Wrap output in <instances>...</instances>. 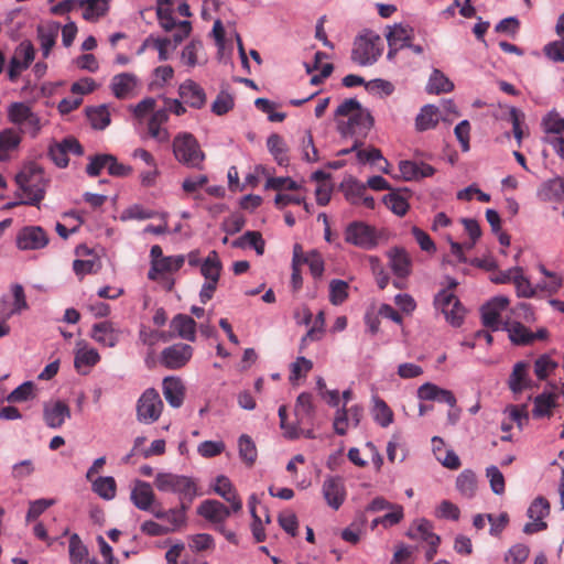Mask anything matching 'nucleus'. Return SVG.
I'll return each instance as SVG.
<instances>
[{"label": "nucleus", "mask_w": 564, "mask_h": 564, "mask_svg": "<svg viewBox=\"0 0 564 564\" xmlns=\"http://www.w3.org/2000/svg\"><path fill=\"white\" fill-rule=\"evenodd\" d=\"M61 30V24L55 21L40 24L36 29L37 39L40 41L42 54L44 58H47L51 54L52 48L56 44V39Z\"/></svg>", "instance_id": "nucleus-22"}, {"label": "nucleus", "mask_w": 564, "mask_h": 564, "mask_svg": "<svg viewBox=\"0 0 564 564\" xmlns=\"http://www.w3.org/2000/svg\"><path fill=\"white\" fill-rule=\"evenodd\" d=\"M550 513V503L543 497H538L533 500L531 506L528 509V517L532 519L531 522H528L523 532L525 534H533L540 531H543L547 528L546 522L543 519Z\"/></svg>", "instance_id": "nucleus-13"}, {"label": "nucleus", "mask_w": 564, "mask_h": 564, "mask_svg": "<svg viewBox=\"0 0 564 564\" xmlns=\"http://www.w3.org/2000/svg\"><path fill=\"white\" fill-rule=\"evenodd\" d=\"M390 267L398 278H406L411 273L412 260L403 248H393L388 252Z\"/></svg>", "instance_id": "nucleus-27"}, {"label": "nucleus", "mask_w": 564, "mask_h": 564, "mask_svg": "<svg viewBox=\"0 0 564 564\" xmlns=\"http://www.w3.org/2000/svg\"><path fill=\"white\" fill-rule=\"evenodd\" d=\"M372 401H373V409H372L373 420L382 427L389 426L393 422L392 410L389 408V405L386 403V401L379 397H373Z\"/></svg>", "instance_id": "nucleus-39"}, {"label": "nucleus", "mask_w": 564, "mask_h": 564, "mask_svg": "<svg viewBox=\"0 0 564 564\" xmlns=\"http://www.w3.org/2000/svg\"><path fill=\"white\" fill-rule=\"evenodd\" d=\"M112 160L111 154H98L90 159V163L86 167V172L89 176H98L101 170L107 169L109 161Z\"/></svg>", "instance_id": "nucleus-57"}, {"label": "nucleus", "mask_w": 564, "mask_h": 564, "mask_svg": "<svg viewBox=\"0 0 564 564\" xmlns=\"http://www.w3.org/2000/svg\"><path fill=\"white\" fill-rule=\"evenodd\" d=\"M100 360V356L95 348H82L76 351L75 367H93Z\"/></svg>", "instance_id": "nucleus-47"}, {"label": "nucleus", "mask_w": 564, "mask_h": 564, "mask_svg": "<svg viewBox=\"0 0 564 564\" xmlns=\"http://www.w3.org/2000/svg\"><path fill=\"white\" fill-rule=\"evenodd\" d=\"M80 6L85 8L83 12L84 19L95 21L107 13L109 0H82Z\"/></svg>", "instance_id": "nucleus-38"}, {"label": "nucleus", "mask_w": 564, "mask_h": 564, "mask_svg": "<svg viewBox=\"0 0 564 564\" xmlns=\"http://www.w3.org/2000/svg\"><path fill=\"white\" fill-rule=\"evenodd\" d=\"M36 397V388L32 381H25L17 387L8 397L10 403H20L32 400Z\"/></svg>", "instance_id": "nucleus-44"}, {"label": "nucleus", "mask_w": 564, "mask_h": 564, "mask_svg": "<svg viewBox=\"0 0 564 564\" xmlns=\"http://www.w3.org/2000/svg\"><path fill=\"white\" fill-rule=\"evenodd\" d=\"M530 364L528 361H518L514 364L512 372L508 379L509 389L518 394L530 388L532 380L529 375Z\"/></svg>", "instance_id": "nucleus-20"}, {"label": "nucleus", "mask_w": 564, "mask_h": 564, "mask_svg": "<svg viewBox=\"0 0 564 564\" xmlns=\"http://www.w3.org/2000/svg\"><path fill=\"white\" fill-rule=\"evenodd\" d=\"M188 546L194 552H203L206 550L214 549L215 543H214V539L210 534L198 533V534H194L189 538Z\"/></svg>", "instance_id": "nucleus-54"}, {"label": "nucleus", "mask_w": 564, "mask_h": 564, "mask_svg": "<svg viewBox=\"0 0 564 564\" xmlns=\"http://www.w3.org/2000/svg\"><path fill=\"white\" fill-rule=\"evenodd\" d=\"M556 368L557 362L547 355H542L534 361V373L540 380L546 379Z\"/></svg>", "instance_id": "nucleus-50"}, {"label": "nucleus", "mask_w": 564, "mask_h": 564, "mask_svg": "<svg viewBox=\"0 0 564 564\" xmlns=\"http://www.w3.org/2000/svg\"><path fill=\"white\" fill-rule=\"evenodd\" d=\"M279 524L281 528L291 534L292 536L297 535L299 521L297 517L294 512L285 511L279 514L278 518Z\"/></svg>", "instance_id": "nucleus-62"}, {"label": "nucleus", "mask_w": 564, "mask_h": 564, "mask_svg": "<svg viewBox=\"0 0 564 564\" xmlns=\"http://www.w3.org/2000/svg\"><path fill=\"white\" fill-rule=\"evenodd\" d=\"M507 330L514 345L527 346L533 343L532 332L519 322L512 323Z\"/></svg>", "instance_id": "nucleus-42"}, {"label": "nucleus", "mask_w": 564, "mask_h": 564, "mask_svg": "<svg viewBox=\"0 0 564 564\" xmlns=\"http://www.w3.org/2000/svg\"><path fill=\"white\" fill-rule=\"evenodd\" d=\"M344 237L347 243L365 250H371L378 246L376 228L364 221L348 224Z\"/></svg>", "instance_id": "nucleus-4"}, {"label": "nucleus", "mask_w": 564, "mask_h": 564, "mask_svg": "<svg viewBox=\"0 0 564 564\" xmlns=\"http://www.w3.org/2000/svg\"><path fill=\"white\" fill-rule=\"evenodd\" d=\"M383 203L392 213L398 216H404L409 209V203L406 199L397 193H390L386 195L383 197Z\"/></svg>", "instance_id": "nucleus-49"}, {"label": "nucleus", "mask_w": 564, "mask_h": 564, "mask_svg": "<svg viewBox=\"0 0 564 564\" xmlns=\"http://www.w3.org/2000/svg\"><path fill=\"white\" fill-rule=\"evenodd\" d=\"M323 496L329 507L338 510L346 499L345 484L339 477H328L323 484Z\"/></svg>", "instance_id": "nucleus-15"}, {"label": "nucleus", "mask_w": 564, "mask_h": 564, "mask_svg": "<svg viewBox=\"0 0 564 564\" xmlns=\"http://www.w3.org/2000/svg\"><path fill=\"white\" fill-rule=\"evenodd\" d=\"M50 242L47 232L41 226H25L17 235V247L20 250H40Z\"/></svg>", "instance_id": "nucleus-8"}, {"label": "nucleus", "mask_w": 564, "mask_h": 564, "mask_svg": "<svg viewBox=\"0 0 564 564\" xmlns=\"http://www.w3.org/2000/svg\"><path fill=\"white\" fill-rule=\"evenodd\" d=\"M307 264L311 271V274L315 279H319L323 275L324 272V261L322 256L316 252L312 251L303 259V264Z\"/></svg>", "instance_id": "nucleus-58"}, {"label": "nucleus", "mask_w": 564, "mask_h": 564, "mask_svg": "<svg viewBox=\"0 0 564 564\" xmlns=\"http://www.w3.org/2000/svg\"><path fill=\"white\" fill-rule=\"evenodd\" d=\"M544 54L554 62H564V39L546 44Z\"/></svg>", "instance_id": "nucleus-64"}, {"label": "nucleus", "mask_w": 564, "mask_h": 564, "mask_svg": "<svg viewBox=\"0 0 564 564\" xmlns=\"http://www.w3.org/2000/svg\"><path fill=\"white\" fill-rule=\"evenodd\" d=\"M348 297V283L333 280L329 284V301L334 305L341 304Z\"/></svg>", "instance_id": "nucleus-51"}, {"label": "nucleus", "mask_w": 564, "mask_h": 564, "mask_svg": "<svg viewBox=\"0 0 564 564\" xmlns=\"http://www.w3.org/2000/svg\"><path fill=\"white\" fill-rule=\"evenodd\" d=\"M373 124V118L369 111L360 108L352 116L349 117L347 122H339L338 129L344 134L365 133Z\"/></svg>", "instance_id": "nucleus-14"}, {"label": "nucleus", "mask_w": 564, "mask_h": 564, "mask_svg": "<svg viewBox=\"0 0 564 564\" xmlns=\"http://www.w3.org/2000/svg\"><path fill=\"white\" fill-rule=\"evenodd\" d=\"M221 269V261L215 250L200 264V273L206 281H219Z\"/></svg>", "instance_id": "nucleus-35"}, {"label": "nucleus", "mask_w": 564, "mask_h": 564, "mask_svg": "<svg viewBox=\"0 0 564 564\" xmlns=\"http://www.w3.org/2000/svg\"><path fill=\"white\" fill-rule=\"evenodd\" d=\"M313 368V362L305 357H297L296 360L291 365L290 380H299L305 377Z\"/></svg>", "instance_id": "nucleus-60"}, {"label": "nucleus", "mask_w": 564, "mask_h": 564, "mask_svg": "<svg viewBox=\"0 0 564 564\" xmlns=\"http://www.w3.org/2000/svg\"><path fill=\"white\" fill-rule=\"evenodd\" d=\"M131 501L140 510L148 511L154 502L155 496L151 485L147 481L137 480L131 490Z\"/></svg>", "instance_id": "nucleus-24"}, {"label": "nucleus", "mask_w": 564, "mask_h": 564, "mask_svg": "<svg viewBox=\"0 0 564 564\" xmlns=\"http://www.w3.org/2000/svg\"><path fill=\"white\" fill-rule=\"evenodd\" d=\"M154 485L160 491L176 494L184 508H189L194 498L197 496V484L188 476L173 473H159L155 476Z\"/></svg>", "instance_id": "nucleus-1"}, {"label": "nucleus", "mask_w": 564, "mask_h": 564, "mask_svg": "<svg viewBox=\"0 0 564 564\" xmlns=\"http://www.w3.org/2000/svg\"><path fill=\"white\" fill-rule=\"evenodd\" d=\"M457 490L466 498H473L477 489V479L474 471L466 469L456 479Z\"/></svg>", "instance_id": "nucleus-40"}, {"label": "nucleus", "mask_w": 564, "mask_h": 564, "mask_svg": "<svg viewBox=\"0 0 564 564\" xmlns=\"http://www.w3.org/2000/svg\"><path fill=\"white\" fill-rule=\"evenodd\" d=\"M214 490L217 495L223 497L227 502L231 505V511L238 512L242 508V502L238 497L230 479L226 476H218L216 478V484L214 486Z\"/></svg>", "instance_id": "nucleus-28"}, {"label": "nucleus", "mask_w": 564, "mask_h": 564, "mask_svg": "<svg viewBox=\"0 0 564 564\" xmlns=\"http://www.w3.org/2000/svg\"><path fill=\"white\" fill-rule=\"evenodd\" d=\"M413 37V29L409 25L395 24L389 28L387 34L388 45H394L403 48L409 45Z\"/></svg>", "instance_id": "nucleus-34"}, {"label": "nucleus", "mask_w": 564, "mask_h": 564, "mask_svg": "<svg viewBox=\"0 0 564 564\" xmlns=\"http://www.w3.org/2000/svg\"><path fill=\"white\" fill-rule=\"evenodd\" d=\"M239 446V456L241 460L248 466L251 467L258 457V452L254 442L247 434H242L238 441Z\"/></svg>", "instance_id": "nucleus-41"}, {"label": "nucleus", "mask_w": 564, "mask_h": 564, "mask_svg": "<svg viewBox=\"0 0 564 564\" xmlns=\"http://www.w3.org/2000/svg\"><path fill=\"white\" fill-rule=\"evenodd\" d=\"M139 85L138 77L132 73H120L111 78L110 89L117 99H127L133 95Z\"/></svg>", "instance_id": "nucleus-18"}, {"label": "nucleus", "mask_w": 564, "mask_h": 564, "mask_svg": "<svg viewBox=\"0 0 564 564\" xmlns=\"http://www.w3.org/2000/svg\"><path fill=\"white\" fill-rule=\"evenodd\" d=\"M235 106L234 98L226 91H220L212 105V111L217 116L229 112Z\"/></svg>", "instance_id": "nucleus-53"}, {"label": "nucleus", "mask_w": 564, "mask_h": 564, "mask_svg": "<svg viewBox=\"0 0 564 564\" xmlns=\"http://www.w3.org/2000/svg\"><path fill=\"white\" fill-rule=\"evenodd\" d=\"M558 395L554 392H543L534 398L532 415L535 419L551 417L553 410L558 405Z\"/></svg>", "instance_id": "nucleus-29"}, {"label": "nucleus", "mask_w": 564, "mask_h": 564, "mask_svg": "<svg viewBox=\"0 0 564 564\" xmlns=\"http://www.w3.org/2000/svg\"><path fill=\"white\" fill-rule=\"evenodd\" d=\"M510 301L506 296H496L484 304L480 308L482 325L495 332L501 325V312L505 311Z\"/></svg>", "instance_id": "nucleus-9"}, {"label": "nucleus", "mask_w": 564, "mask_h": 564, "mask_svg": "<svg viewBox=\"0 0 564 564\" xmlns=\"http://www.w3.org/2000/svg\"><path fill=\"white\" fill-rule=\"evenodd\" d=\"M83 155L84 149L75 138H66L62 142H55L48 148V156L58 167H66L68 154Z\"/></svg>", "instance_id": "nucleus-12"}, {"label": "nucleus", "mask_w": 564, "mask_h": 564, "mask_svg": "<svg viewBox=\"0 0 564 564\" xmlns=\"http://www.w3.org/2000/svg\"><path fill=\"white\" fill-rule=\"evenodd\" d=\"M93 490L102 499L111 500L116 497V480L111 476L98 477L93 481Z\"/></svg>", "instance_id": "nucleus-43"}, {"label": "nucleus", "mask_w": 564, "mask_h": 564, "mask_svg": "<svg viewBox=\"0 0 564 564\" xmlns=\"http://www.w3.org/2000/svg\"><path fill=\"white\" fill-rule=\"evenodd\" d=\"M193 356V347L188 344H174L161 352V364L167 369L184 367Z\"/></svg>", "instance_id": "nucleus-11"}, {"label": "nucleus", "mask_w": 564, "mask_h": 564, "mask_svg": "<svg viewBox=\"0 0 564 564\" xmlns=\"http://www.w3.org/2000/svg\"><path fill=\"white\" fill-rule=\"evenodd\" d=\"M44 421L51 429L61 427L66 419L70 417L69 406L63 401L44 406Z\"/></svg>", "instance_id": "nucleus-26"}, {"label": "nucleus", "mask_w": 564, "mask_h": 564, "mask_svg": "<svg viewBox=\"0 0 564 564\" xmlns=\"http://www.w3.org/2000/svg\"><path fill=\"white\" fill-rule=\"evenodd\" d=\"M21 141V134L12 128L0 131V162L8 161L10 152L17 150Z\"/></svg>", "instance_id": "nucleus-30"}, {"label": "nucleus", "mask_w": 564, "mask_h": 564, "mask_svg": "<svg viewBox=\"0 0 564 564\" xmlns=\"http://www.w3.org/2000/svg\"><path fill=\"white\" fill-rule=\"evenodd\" d=\"M87 117L95 129L102 130L110 123V113L105 105L87 108Z\"/></svg>", "instance_id": "nucleus-45"}, {"label": "nucleus", "mask_w": 564, "mask_h": 564, "mask_svg": "<svg viewBox=\"0 0 564 564\" xmlns=\"http://www.w3.org/2000/svg\"><path fill=\"white\" fill-rule=\"evenodd\" d=\"M505 412L508 413L509 420L514 422L519 429H522L529 421L527 405H509Z\"/></svg>", "instance_id": "nucleus-59"}, {"label": "nucleus", "mask_w": 564, "mask_h": 564, "mask_svg": "<svg viewBox=\"0 0 564 564\" xmlns=\"http://www.w3.org/2000/svg\"><path fill=\"white\" fill-rule=\"evenodd\" d=\"M543 127L547 133H563L564 118L560 117L556 112H550L543 118Z\"/></svg>", "instance_id": "nucleus-63"}, {"label": "nucleus", "mask_w": 564, "mask_h": 564, "mask_svg": "<svg viewBox=\"0 0 564 564\" xmlns=\"http://www.w3.org/2000/svg\"><path fill=\"white\" fill-rule=\"evenodd\" d=\"M438 120V108L434 105H425L415 118V129L420 132L433 129L437 126Z\"/></svg>", "instance_id": "nucleus-31"}, {"label": "nucleus", "mask_w": 564, "mask_h": 564, "mask_svg": "<svg viewBox=\"0 0 564 564\" xmlns=\"http://www.w3.org/2000/svg\"><path fill=\"white\" fill-rule=\"evenodd\" d=\"M294 414L296 417L297 429L304 424H311L315 414V406L313 404V395L307 392H302L295 402Z\"/></svg>", "instance_id": "nucleus-25"}, {"label": "nucleus", "mask_w": 564, "mask_h": 564, "mask_svg": "<svg viewBox=\"0 0 564 564\" xmlns=\"http://www.w3.org/2000/svg\"><path fill=\"white\" fill-rule=\"evenodd\" d=\"M156 100L152 97H147L138 102L132 110L133 117L142 122L143 119L155 111Z\"/></svg>", "instance_id": "nucleus-56"}, {"label": "nucleus", "mask_w": 564, "mask_h": 564, "mask_svg": "<svg viewBox=\"0 0 564 564\" xmlns=\"http://www.w3.org/2000/svg\"><path fill=\"white\" fill-rule=\"evenodd\" d=\"M9 119L15 124L24 122H39V118L32 112L31 108L23 102H13L9 107Z\"/></svg>", "instance_id": "nucleus-36"}, {"label": "nucleus", "mask_w": 564, "mask_h": 564, "mask_svg": "<svg viewBox=\"0 0 564 564\" xmlns=\"http://www.w3.org/2000/svg\"><path fill=\"white\" fill-rule=\"evenodd\" d=\"M564 195V177H555L544 184L543 196L546 200H560Z\"/></svg>", "instance_id": "nucleus-48"}, {"label": "nucleus", "mask_w": 564, "mask_h": 564, "mask_svg": "<svg viewBox=\"0 0 564 564\" xmlns=\"http://www.w3.org/2000/svg\"><path fill=\"white\" fill-rule=\"evenodd\" d=\"M19 188L25 196L23 203L25 205L39 206L44 199L46 182L44 173L39 166H30L21 171L15 176Z\"/></svg>", "instance_id": "nucleus-2"}, {"label": "nucleus", "mask_w": 564, "mask_h": 564, "mask_svg": "<svg viewBox=\"0 0 564 564\" xmlns=\"http://www.w3.org/2000/svg\"><path fill=\"white\" fill-rule=\"evenodd\" d=\"M408 535L411 539H416L427 544L425 558L431 562L437 553V547L441 543V538L433 532V525L427 520H420L415 528L410 529Z\"/></svg>", "instance_id": "nucleus-10"}, {"label": "nucleus", "mask_w": 564, "mask_h": 564, "mask_svg": "<svg viewBox=\"0 0 564 564\" xmlns=\"http://www.w3.org/2000/svg\"><path fill=\"white\" fill-rule=\"evenodd\" d=\"M516 275L512 278V282L516 285L518 296L520 297H532L534 295V290L532 289L530 281L522 274V269L516 267Z\"/></svg>", "instance_id": "nucleus-52"}, {"label": "nucleus", "mask_w": 564, "mask_h": 564, "mask_svg": "<svg viewBox=\"0 0 564 564\" xmlns=\"http://www.w3.org/2000/svg\"><path fill=\"white\" fill-rule=\"evenodd\" d=\"M121 336V330L112 322L104 321L91 328V338L105 347H115Z\"/></svg>", "instance_id": "nucleus-17"}, {"label": "nucleus", "mask_w": 564, "mask_h": 564, "mask_svg": "<svg viewBox=\"0 0 564 564\" xmlns=\"http://www.w3.org/2000/svg\"><path fill=\"white\" fill-rule=\"evenodd\" d=\"M269 152L273 155L275 162L281 166L289 164L288 147L283 138L278 133H272L267 140Z\"/></svg>", "instance_id": "nucleus-32"}, {"label": "nucleus", "mask_w": 564, "mask_h": 564, "mask_svg": "<svg viewBox=\"0 0 564 564\" xmlns=\"http://www.w3.org/2000/svg\"><path fill=\"white\" fill-rule=\"evenodd\" d=\"M172 148L174 158L178 163L192 169L200 170L203 167L205 153L192 133H177L173 139Z\"/></svg>", "instance_id": "nucleus-3"}, {"label": "nucleus", "mask_w": 564, "mask_h": 564, "mask_svg": "<svg viewBox=\"0 0 564 564\" xmlns=\"http://www.w3.org/2000/svg\"><path fill=\"white\" fill-rule=\"evenodd\" d=\"M35 58V48L31 41H22L14 50L9 62L8 77L11 82H15L21 73L29 68Z\"/></svg>", "instance_id": "nucleus-7"}, {"label": "nucleus", "mask_w": 564, "mask_h": 564, "mask_svg": "<svg viewBox=\"0 0 564 564\" xmlns=\"http://www.w3.org/2000/svg\"><path fill=\"white\" fill-rule=\"evenodd\" d=\"M230 509L223 502L214 499L203 501L197 508V513L214 523H221L230 516Z\"/></svg>", "instance_id": "nucleus-21"}, {"label": "nucleus", "mask_w": 564, "mask_h": 564, "mask_svg": "<svg viewBox=\"0 0 564 564\" xmlns=\"http://www.w3.org/2000/svg\"><path fill=\"white\" fill-rule=\"evenodd\" d=\"M163 401L159 392L153 389H147L137 402V419L144 424L156 422L163 410Z\"/></svg>", "instance_id": "nucleus-5"}, {"label": "nucleus", "mask_w": 564, "mask_h": 564, "mask_svg": "<svg viewBox=\"0 0 564 564\" xmlns=\"http://www.w3.org/2000/svg\"><path fill=\"white\" fill-rule=\"evenodd\" d=\"M178 95L186 105L194 109H202L207 100L203 87L192 79L180 85Z\"/></svg>", "instance_id": "nucleus-16"}, {"label": "nucleus", "mask_w": 564, "mask_h": 564, "mask_svg": "<svg viewBox=\"0 0 564 564\" xmlns=\"http://www.w3.org/2000/svg\"><path fill=\"white\" fill-rule=\"evenodd\" d=\"M169 120V113L166 109L155 110L147 122L148 134L150 138L158 142L164 143L170 140V132L164 127Z\"/></svg>", "instance_id": "nucleus-19"}, {"label": "nucleus", "mask_w": 564, "mask_h": 564, "mask_svg": "<svg viewBox=\"0 0 564 564\" xmlns=\"http://www.w3.org/2000/svg\"><path fill=\"white\" fill-rule=\"evenodd\" d=\"M454 89V84L447 76L440 69H434L430 76L427 84V91L430 94H444L451 93Z\"/></svg>", "instance_id": "nucleus-37"}, {"label": "nucleus", "mask_w": 564, "mask_h": 564, "mask_svg": "<svg viewBox=\"0 0 564 564\" xmlns=\"http://www.w3.org/2000/svg\"><path fill=\"white\" fill-rule=\"evenodd\" d=\"M366 89L371 94H377L380 97H384L390 96L393 93L394 86L388 80L377 78L368 82L366 84Z\"/></svg>", "instance_id": "nucleus-61"}, {"label": "nucleus", "mask_w": 564, "mask_h": 564, "mask_svg": "<svg viewBox=\"0 0 564 564\" xmlns=\"http://www.w3.org/2000/svg\"><path fill=\"white\" fill-rule=\"evenodd\" d=\"M382 53V42L380 36L376 35L371 39L360 36L354 43L351 59L361 65L375 64Z\"/></svg>", "instance_id": "nucleus-6"}, {"label": "nucleus", "mask_w": 564, "mask_h": 564, "mask_svg": "<svg viewBox=\"0 0 564 564\" xmlns=\"http://www.w3.org/2000/svg\"><path fill=\"white\" fill-rule=\"evenodd\" d=\"M225 443L223 441H205L197 447V452L202 457L212 458L220 455L225 451Z\"/></svg>", "instance_id": "nucleus-55"}, {"label": "nucleus", "mask_w": 564, "mask_h": 564, "mask_svg": "<svg viewBox=\"0 0 564 564\" xmlns=\"http://www.w3.org/2000/svg\"><path fill=\"white\" fill-rule=\"evenodd\" d=\"M171 327L183 339L195 340L196 323L191 316L184 314L176 315L171 322Z\"/></svg>", "instance_id": "nucleus-33"}, {"label": "nucleus", "mask_w": 564, "mask_h": 564, "mask_svg": "<svg viewBox=\"0 0 564 564\" xmlns=\"http://www.w3.org/2000/svg\"><path fill=\"white\" fill-rule=\"evenodd\" d=\"M163 395L173 408H180L185 397V388L177 377H166L162 382Z\"/></svg>", "instance_id": "nucleus-23"}, {"label": "nucleus", "mask_w": 564, "mask_h": 564, "mask_svg": "<svg viewBox=\"0 0 564 564\" xmlns=\"http://www.w3.org/2000/svg\"><path fill=\"white\" fill-rule=\"evenodd\" d=\"M68 552L72 564H83L87 558L88 550L76 533L69 538Z\"/></svg>", "instance_id": "nucleus-46"}]
</instances>
